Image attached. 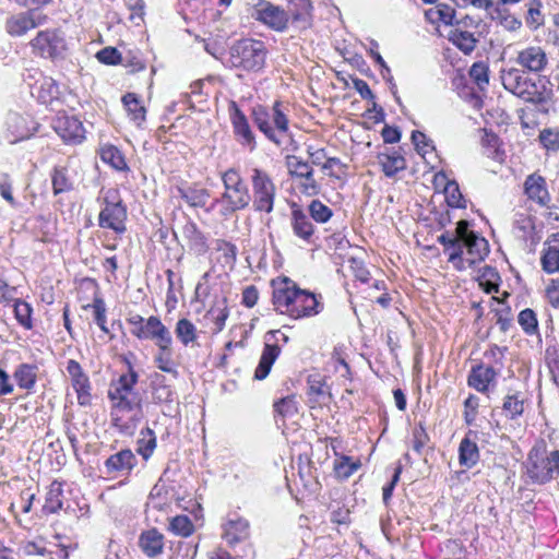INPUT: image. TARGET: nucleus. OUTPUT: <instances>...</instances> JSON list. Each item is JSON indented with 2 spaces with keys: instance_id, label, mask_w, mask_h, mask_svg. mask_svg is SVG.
I'll use <instances>...</instances> for the list:
<instances>
[{
  "instance_id": "obj_1",
  "label": "nucleus",
  "mask_w": 559,
  "mask_h": 559,
  "mask_svg": "<svg viewBox=\"0 0 559 559\" xmlns=\"http://www.w3.org/2000/svg\"><path fill=\"white\" fill-rule=\"evenodd\" d=\"M138 382V373L132 367L110 384L108 397L112 403L111 424L122 433H131L135 428L136 417L133 412L140 408V400L134 386Z\"/></svg>"
},
{
  "instance_id": "obj_2",
  "label": "nucleus",
  "mask_w": 559,
  "mask_h": 559,
  "mask_svg": "<svg viewBox=\"0 0 559 559\" xmlns=\"http://www.w3.org/2000/svg\"><path fill=\"white\" fill-rule=\"evenodd\" d=\"M272 301L277 311L293 319L313 317L323 309V304L314 294L300 289L288 277L274 283Z\"/></svg>"
},
{
  "instance_id": "obj_3",
  "label": "nucleus",
  "mask_w": 559,
  "mask_h": 559,
  "mask_svg": "<svg viewBox=\"0 0 559 559\" xmlns=\"http://www.w3.org/2000/svg\"><path fill=\"white\" fill-rule=\"evenodd\" d=\"M222 182L224 192L216 203L222 205L221 213L223 216H230L231 214L245 210L251 202V194L249 188L235 168H229L222 174Z\"/></svg>"
},
{
  "instance_id": "obj_4",
  "label": "nucleus",
  "mask_w": 559,
  "mask_h": 559,
  "mask_svg": "<svg viewBox=\"0 0 559 559\" xmlns=\"http://www.w3.org/2000/svg\"><path fill=\"white\" fill-rule=\"evenodd\" d=\"M526 474L535 484H546L559 476V451H547L542 441L528 452L525 462Z\"/></svg>"
},
{
  "instance_id": "obj_5",
  "label": "nucleus",
  "mask_w": 559,
  "mask_h": 559,
  "mask_svg": "<svg viewBox=\"0 0 559 559\" xmlns=\"http://www.w3.org/2000/svg\"><path fill=\"white\" fill-rule=\"evenodd\" d=\"M266 53L267 50L263 41L245 38L231 46L230 60L234 67L258 72L265 64Z\"/></svg>"
},
{
  "instance_id": "obj_6",
  "label": "nucleus",
  "mask_w": 559,
  "mask_h": 559,
  "mask_svg": "<svg viewBox=\"0 0 559 559\" xmlns=\"http://www.w3.org/2000/svg\"><path fill=\"white\" fill-rule=\"evenodd\" d=\"M503 87L525 102L539 104L545 100L544 91L520 69L501 72Z\"/></svg>"
},
{
  "instance_id": "obj_7",
  "label": "nucleus",
  "mask_w": 559,
  "mask_h": 559,
  "mask_svg": "<svg viewBox=\"0 0 559 559\" xmlns=\"http://www.w3.org/2000/svg\"><path fill=\"white\" fill-rule=\"evenodd\" d=\"M127 207L118 190L108 189L104 192V206L98 215V225L102 228L114 230L121 235L127 230Z\"/></svg>"
},
{
  "instance_id": "obj_8",
  "label": "nucleus",
  "mask_w": 559,
  "mask_h": 559,
  "mask_svg": "<svg viewBox=\"0 0 559 559\" xmlns=\"http://www.w3.org/2000/svg\"><path fill=\"white\" fill-rule=\"evenodd\" d=\"M252 206L257 212L271 213L274 207L276 188L270 175L260 168L251 171Z\"/></svg>"
},
{
  "instance_id": "obj_9",
  "label": "nucleus",
  "mask_w": 559,
  "mask_h": 559,
  "mask_svg": "<svg viewBox=\"0 0 559 559\" xmlns=\"http://www.w3.org/2000/svg\"><path fill=\"white\" fill-rule=\"evenodd\" d=\"M29 45L35 55L51 60L63 58L67 50L64 36L58 29L38 32Z\"/></svg>"
},
{
  "instance_id": "obj_10",
  "label": "nucleus",
  "mask_w": 559,
  "mask_h": 559,
  "mask_svg": "<svg viewBox=\"0 0 559 559\" xmlns=\"http://www.w3.org/2000/svg\"><path fill=\"white\" fill-rule=\"evenodd\" d=\"M288 341V336L278 330L266 333L260 361L254 371V379L263 380L269 376L273 364L281 354L280 343L286 344Z\"/></svg>"
},
{
  "instance_id": "obj_11",
  "label": "nucleus",
  "mask_w": 559,
  "mask_h": 559,
  "mask_svg": "<svg viewBox=\"0 0 559 559\" xmlns=\"http://www.w3.org/2000/svg\"><path fill=\"white\" fill-rule=\"evenodd\" d=\"M251 15L275 32H285L289 25L288 12L269 1H259L253 7Z\"/></svg>"
},
{
  "instance_id": "obj_12",
  "label": "nucleus",
  "mask_w": 559,
  "mask_h": 559,
  "mask_svg": "<svg viewBox=\"0 0 559 559\" xmlns=\"http://www.w3.org/2000/svg\"><path fill=\"white\" fill-rule=\"evenodd\" d=\"M460 234L463 254H466L465 261L469 265L483 261L489 253L488 241L474 231L468 229V222L460 221Z\"/></svg>"
},
{
  "instance_id": "obj_13",
  "label": "nucleus",
  "mask_w": 559,
  "mask_h": 559,
  "mask_svg": "<svg viewBox=\"0 0 559 559\" xmlns=\"http://www.w3.org/2000/svg\"><path fill=\"white\" fill-rule=\"evenodd\" d=\"M287 168L293 178L299 179L298 188L301 193L312 197L320 192V186L314 179L313 168L309 162L297 156H288Z\"/></svg>"
},
{
  "instance_id": "obj_14",
  "label": "nucleus",
  "mask_w": 559,
  "mask_h": 559,
  "mask_svg": "<svg viewBox=\"0 0 559 559\" xmlns=\"http://www.w3.org/2000/svg\"><path fill=\"white\" fill-rule=\"evenodd\" d=\"M46 16L36 9H29L24 12L12 14L5 21V31L13 37L25 35L31 29L43 25Z\"/></svg>"
},
{
  "instance_id": "obj_15",
  "label": "nucleus",
  "mask_w": 559,
  "mask_h": 559,
  "mask_svg": "<svg viewBox=\"0 0 559 559\" xmlns=\"http://www.w3.org/2000/svg\"><path fill=\"white\" fill-rule=\"evenodd\" d=\"M228 112L236 141L240 145L253 151L257 146L255 136L246 115L235 102L229 103Z\"/></svg>"
},
{
  "instance_id": "obj_16",
  "label": "nucleus",
  "mask_w": 559,
  "mask_h": 559,
  "mask_svg": "<svg viewBox=\"0 0 559 559\" xmlns=\"http://www.w3.org/2000/svg\"><path fill=\"white\" fill-rule=\"evenodd\" d=\"M53 130L67 143H81L85 138L82 122L74 116L60 115L53 120Z\"/></svg>"
},
{
  "instance_id": "obj_17",
  "label": "nucleus",
  "mask_w": 559,
  "mask_h": 559,
  "mask_svg": "<svg viewBox=\"0 0 559 559\" xmlns=\"http://www.w3.org/2000/svg\"><path fill=\"white\" fill-rule=\"evenodd\" d=\"M67 371L71 378L72 388L76 393L78 403L82 406L90 405L92 400L91 384L81 365L76 360L70 359L67 364Z\"/></svg>"
},
{
  "instance_id": "obj_18",
  "label": "nucleus",
  "mask_w": 559,
  "mask_h": 559,
  "mask_svg": "<svg viewBox=\"0 0 559 559\" xmlns=\"http://www.w3.org/2000/svg\"><path fill=\"white\" fill-rule=\"evenodd\" d=\"M524 193L527 199L539 206H548L551 201L546 179L537 173L526 177L524 185Z\"/></svg>"
},
{
  "instance_id": "obj_19",
  "label": "nucleus",
  "mask_w": 559,
  "mask_h": 559,
  "mask_svg": "<svg viewBox=\"0 0 559 559\" xmlns=\"http://www.w3.org/2000/svg\"><path fill=\"white\" fill-rule=\"evenodd\" d=\"M136 462V457L131 450H121L115 454H111L104 462L105 473L107 475H129L131 471L135 467Z\"/></svg>"
},
{
  "instance_id": "obj_20",
  "label": "nucleus",
  "mask_w": 559,
  "mask_h": 559,
  "mask_svg": "<svg viewBox=\"0 0 559 559\" xmlns=\"http://www.w3.org/2000/svg\"><path fill=\"white\" fill-rule=\"evenodd\" d=\"M462 236L463 235L460 234L459 222L453 233L445 231L438 237V241L444 247V252L449 254V261L459 270L464 267L463 249L461 243Z\"/></svg>"
},
{
  "instance_id": "obj_21",
  "label": "nucleus",
  "mask_w": 559,
  "mask_h": 559,
  "mask_svg": "<svg viewBox=\"0 0 559 559\" xmlns=\"http://www.w3.org/2000/svg\"><path fill=\"white\" fill-rule=\"evenodd\" d=\"M498 372L490 366L477 365L472 368L467 378L468 386L486 393L496 385Z\"/></svg>"
},
{
  "instance_id": "obj_22",
  "label": "nucleus",
  "mask_w": 559,
  "mask_h": 559,
  "mask_svg": "<svg viewBox=\"0 0 559 559\" xmlns=\"http://www.w3.org/2000/svg\"><path fill=\"white\" fill-rule=\"evenodd\" d=\"M139 332V340L153 341L156 346L164 343H174L169 329L155 316L148 317L144 330L142 329Z\"/></svg>"
},
{
  "instance_id": "obj_23",
  "label": "nucleus",
  "mask_w": 559,
  "mask_h": 559,
  "mask_svg": "<svg viewBox=\"0 0 559 559\" xmlns=\"http://www.w3.org/2000/svg\"><path fill=\"white\" fill-rule=\"evenodd\" d=\"M4 127V140L10 144L25 140L32 135V131L27 127L26 119L16 112H10L7 116Z\"/></svg>"
},
{
  "instance_id": "obj_24",
  "label": "nucleus",
  "mask_w": 559,
  "mask_h": 559,
  "mask_svg": "<svg viewBox=\"0 0 559 559\" xmlns=\"http://www.w3.org/2000/svg\"><path fill=\"white\" fill-rule=\"evenodd\" d=\"M290 225L296 237L310 245L313 243L314 226L310 217L299 207H293Z\"/></svg>"
},
{
  "instance_id": "obj_25",
  "label": "nucleus",
  "mask_w": 559,
  "mask_h": 559,
  "mask_svg": "<svg viewBox=\"0 0 559 559\" xmlns=\"http://www.w3.org/2000/svg\"><path fill=\"white\" fill-rule=\"evenodd\" d=\"M516 62L532 72H540L547 66V56L538 46H531L518 53Z\"/></svg>"
},
{
  "instance_id": "obj_26",
  "label": "nucleus",
  "mask_w": 559,
  "mask_h": 559,
  "mask_svg": "<svg viewBox=\"0 0 559 559\" xmlns=\"http://www.w3.org/2000/svg\"><path fill=\"white\" fill-rule=\"evenodd\" d=\"M138 545L145 556L157 557L164 550V535L156 528L144 531L139 537Z\"/></svg>"
},
{
  "instance_id": "obj_27",
  "label": "nucleus",
  "mask_w": 559,
  "mask_h": 559,
  "mask_svg": "<svg viewBox=\"0 0 559 559\" xmlns=\"http://www.w3.org/2000/svg\"><path fill=\"white\" fill-rule=\"evenodd\" d=\"M179 197L191 207H203L210 199L207 189L200 185H183L177 188Z\"/></svg>"
},
{
  "instance_id": "obj_28",
  "label": "nucleus",
  "mask_w": 559,
  "mask_h": 559,
  "mask_svg": "<svg viewBox=\"0 0 559 559\" xmlns=\"http://www.w3.org/2000/svg\"><path fill=\"white\" fill-rule=\"evenodd\" d=\"M182 237L187 240L190 250L197 254L207 251V238L192 221L187 222L182 227Z\"/></svg>"
},
{
  "instance_id": "obj_29",
  "label": "nucleus",
  "mask_w": 559,
  "mask_h": 559,
  "mask_svg": "<svg viewBox=\"0 0 559 559\" xmlns=\"http://www.w3.org/2000/svg\"><path fill=\"white\" fill-rule=\"evenodd\" d=\"M311 9L309 0H293L287 11L289 22L299 29L307 28L310 25Z\"/></svg>"
},
{
  "instance_id": "obj_30",
  "label": "nucleus",
  "mask_w": 559,
  "mask_h": 559,
  "mask_svg": "<svg viewBox=\"0 0 559 559\" xmlns=\"http://www.w3.org/2000/svg\"><path fill=\"white\" fill-rule=\"evenodd\" d=\"M249 535V523L241 518L229 519L224 524L223 537L233 545L246 539Z\"/></svg>"
},
{
  "instance_id": "obj_31",
  "label": "nucleus",
  "mask_w": 559,
  "mask_h": 559,
  "mask_svg": "<svg viewBox=\"0 0 559 559\" xmlns=\"http://www.w3.org/2000/svg\"><path fill=\"white\" fill-rule=\"evenodd\" d=\"M252 118L259 130L272 142L280 145L281 139L277 136V133L272 128L270 120L271 114L267 108L264 106H255L252 109Z\"/></svg>"
},
{
  "instance_id": "obj_32",
  "label": "nucleus",
  "mask_w": 559,
  "mask_h": 559,
  "mask_svg": "<svg viewBox=\"0 0 559 559\" xmlns=\"http://www.w3.org/2000/svg\"><path fill=\"white\" fill-rule=\"evenodd\" d=\"M173 344L174 343H164L156 346L157 352L154 356V362L159 370L167 372L176 378L178 376V370L173 358Z\"/></svg>"
},
{
  "instance_id": "obj_33",
  "label": "nucleus",
  "mask_w": 559,
  "mask_h": 559,
  "mask_svg": "<svg viewBox=\"0 0 559 559\" xmlns=\"http://www.w3.org/2000/svg\"><path fill=\"white\" fill-rule=\"evenodd\" d=\"M38 100L47 106H53L59 102L61 91L52 78H44L36 88Z\"/></svg>"
},
{
  "instance_id": "obj_34",
  "label": "nucleus",
  "mask_w": 559,
  "mask_h": 559,
  "mask_svg": "<svg viewBox=\"0 0 559 559\" xmlns=\"http://www.w3.org/2000/svg\"><path fill=\"white\" fill-rule=\"evenodd\" d=\"M122 104L128 112L129 118L136 124L141 126L145 121L146 109L142 105L140 98L134 93H127L122 97Z\"/></svg>"
},
{
  "instance_id": "obj_35",
  "label": "nucleus",
  "mask_w": 559,
  "mask_h": 559,
  "mask_svg": "<svg viewBox=\"0 0 559 559\" xmlns=\"http://www.w3.org/2000/svg\"><path fill=\"white\" fill-rule=\"evenodd\" d=\"M382 171L388 177H393L396 173L406 168L405 158L397 152L381 153L378 155Z\"/></svg>"
},
{
  "instance_id": "obj_36",
  "label": "nucleus",
  "mask_w": 559,
  "mask_h": 559,
  "mask_svg": "<svg viewBox=\"0 0 559 559\" xmlns=\"http://www.w3.org/2000/svg\"><path fill=\"white\" fill-rule=\"evenodd\" d=\"M479 460V451L475 441L465 437L459 447V461L462 466L473 467Z\"/></svg>"
},
{
  "instance_id": "obj_37",
  "label": "nucleus",
  "mask_w": 559,
  "mask_h": 559,
  "mask_svg": "<svg viewBox=\"0 0 559 559\" xmlns=\"http://www.w3.org/2000/svg\"><path fill=\"white\" fill-rule=\"evenodd\" d=\"M524 397L521 392L509 393L503 399L502 411L508 419L514 420L524 412Z\"/></svg>"
},
{
  "instance_id": "obj_38",
  "label": "nucleus",
  "mask_w": 559,
  "mask_h": 559,
  "mask_svg": "<svg viewBox=\"0 0 559 559\" xmlns=\"http://www.w3.org/2000/svg\"><path fill=\"white\" fill-rule=\"evenodd\" d=\"M38 368L36 365L22 364L15 372L14 379L21 389L32 390L35 386Z\"/></svg>"
},
{
  "instance_id": "obj_39",
  "label": "nucleus",
  "mask_w": 559,
  "mask_h": 559,
  "mask_svg": "<svg viewBox=\"0 0 559 559\" xmlns=\"http://www.w3.org/2000/svg\"><path fill=\"white\" fill-rule=\"evenodd\" d=\"M450 41L455 45L465 55L471 53L476 47L474 34L460 28L451 29L449 33Z\"/></svg>"
},
{
  "instance_id": "obj_40",
  "label": "nucleus",
  "mask_w": 559,
  "mask_h": 559,
  "mask_svg": "<svg viewBox=\"0 0 559 559\" xmlns=\"http://www.w3.org/2000/svg\"><path fill=\"white\" fill-rule=\"evenodd\" d=\"M62 484L57 480L52 481L46 493L44 511L46 513H56L59 511L62 508Z\"/></svg>"
},
{
  "instance_id": "obj_41",
  "label": "nucleus",
  "mask_w": 559,
  "mask_h": 559,
  "mask_svg": "<svg viewBox=\"0 0 559 559\" xmlns=\"http://www.w3.org/2000/svg\"><path fill=\"white\" fill-rule=\"evenodd\" d=\"M228 316L229 312L225 305V301H222L212 307L206 312L204 319L213 323V328L211 329V331L213 334H217L224 329Z\"/></svg>"
},
{
  "instance_id": "obj_42",
  "label": "nucleus",
  "mask_w": 559,
  "mask_h": 559,
  "mask_svg": "<svg viewBox=\"0 0 559 559\" xmlns=\"http://www.w3.org/2000/svg\"><path fill=\"white\" fill-rule=\"evenodd\" d=\"M308 394L317 403L325 402L326 399L330 400L331 397L329 388L320 374L308 377Z\"/></svg>"
},
{
  "instance_id": "obj_43",
  "label": "nucleus",
  "mask_w": 559,
  "mask_h": 559,
  "mask_svg": "<svg viewBox=\"0 0 559 559\" xmlns=\"http://www.w3.org/2000/svg\"><path fill=\"white\" fill-rule=\"evenodd\" d=\"M153 399L157 403H171L175 400V392L170 385L166 384V379L162 374H156L153 380Z\"/></svg>"
},
{
  "instance_id": "obj_44",
  "label": "nucleus",
  "mask_w": 559,
  "mask_h": 559,
  "mask_svg": "<svg viewBox=\"0 0 559 559\" xmlns=\"http://www.w3.org/2000/svg\"><path fill=\"white\" fill-rule=\"evenodd\" d=\"M175 334L183 346L195 342L198 331L195 325L188 319H179L175 326Z\"/></svg>"
},
{
  "instance_id": "obj_45",
  "label": "nucleus",
  "mask_w": 559,
  "mask_h": 559,
  "mask_svg": "<svg viewBox=\"0 0 559 559\" xmlns=\"http://www.w3.org/2000/svg\"><path fill=\"white\" fill-rule=\"evenodd\" d=\"M84 309L92 308L94 314V321L99 326V329L108 333L109 330L107 328V316H106V304L102 296L96 292L93 297V304L83 306Z\"/></svg>"
},
{
  "instance_id": "obj_46",
  "label": "nucleus",
  "mask_w": 559,
  "mask_h": 559,
  "mask_svg": "<svg viewBox=\"0 0 559 559\" xmlns=\"http://www.w3.org/2000/svg\"><path fill=\"white\" fill-rule=\"evenodd\" d=\"M427 19L431 23L442 22L445 25H452L455 16V10L448 4H438L426 12Z\"/></svg>"
},
{
  "instance_id": "obj_47",
  "label": "nucleus",
  "mask_w": 559,
  "mask_h": 559,
  "mask_svg": "<svg viewBox=\"0 0 559 559\" xmlns=\"http://www.w3.org/2000/svg\"><path fill=\"white\" fill-rule=\"evenodd\" d=\"M216 250L219 252L218 261L229 270L234 269L237 260V247L226 240L216 241Z\"/></svg>"
},
{
  "instance_id": "obj_48",
  "label": "nucleus",
  "mask_w": 559,
  "mask_h": 559,
  "mask_svg": "<svg viewBox=\"0 0 559 559\" xmlns=\"http://www.w3.org/2000/svg\"><path fill=\"white\" fill-rule=\"evenodd\" d=\"M156 448V437L151 428H145L141 431V438L138 440V453L144 460L152 456Z\"/></svg>"
},
{
  "instance_id": "obj_49",
  "label": "nucleus",
  "mask_w": 559,
  "mask_h": 559,
  "mask_svg": "<svg viewBox=\"0 0 559 559\" xmlns=\"http://www.w3.org/2000/svg\"><path fill=\"white\" fill-rule=\"evenodd\" d=\"M100 158L115 169L122 170L127 167L121 152L114 145H105L100 150Z\"/></svg>"
},
{
  "instance_id": "obj_50",
  "label": "nucleus",
  "mask_w": 559,
  "mask_h": 559,
  "mask_svg": "<svg viewBox=\"0 0 559 559\" xmlns=\"http://www.w3.org/2000/svg\"><path fill=\"white\" fill-rule=\"evenodd\" d=\"M32 311V307L28 302L21 299L14 301L15 318L17 322L27 330L33 328Z\"/></svg>"
},
{
  "instance_id": "obj_51",
  "label": "nucleus",
  "mask_w": 559,
  "mask_h": 559,
  "mask_svg": "<svg viewBox=\"0 0 559 559\" xmlns=\"http://www.w3.org/2000/svg\"><path fill=\"white\" fill-rule=\"evenodd\" d=\"M170 531L179 536L188 537L193 533L194 526L188 515H177L171 519Z\"/></svg>"
},
{
  "instance_id": "obj_52",
  "label": "nucleus",
  "mask_w": 559,
  "mask_h": 559,
  "mask_svg": "<svg viewBox=\"0 0 559 559\" xmlns=\"http://www.w3.org/2000/svg\"><path fill=\"white\" fill-rule=\"evenodd\" d=\"M52 189L55 194L70 191L72 189V182L68 177L66 168H55L52 176Z\"/></svg>"
},
{
  "instance_id": "obj_53",
  "label": "nucleus",
  "mask_w": 559,
  "mask_h": 559,
  "mask_svg": "<svg viewBox=\"0 0 559 559\" xmlns=\"http://www.w3.org/2000/svg\"><path fill=\"white\" fill-rule=\"evenodd\" d=\"M543 270L549 274L559 271V248L557 246H549L542 259Z\"/></svg>"
},
{
  "instance_id": "obj_54",
  "label": "nucleus",
  "mask_w": 559,
  "mask_h": 559,
  "mask_svg": "<svg viewBox=\"0 0 559 559\" xmlns=\"http://www.w3.org/2000/svg\"><path fill=\"white\" fill-rule=\"evenodd\" d=\"M518 322L524 332L528 335H533L537 332L538 322L535 312L527 308L519 313Z\"/></svg>"
},
{
  "instance_id": "obj_55",
  "label": "nucleus",
  "mask_w": 559,
  "mask_h": 559,
  "mask_svg": "<svg viewBox=\"0 0 559 559\" xmlns=\"http://www.w3.org/2000/svg\"><path fill=\"white\" fill-rule=\"evenodd\" d=\"M309 214L317 223H326L332 217V210L319 200L309 204Z\"/></svg>"
},
{
  "instance_id": "obj_56",
  "label": "nucleus",
  "mask_w": 559,
  "mask_h": 559,
  "mask_svg": "<svg viewBox=\"0 0 559 559\" xmlns=\"http://www.w3.org/2000/svg\"><path fill=\"white\" fill-rule=\"evenodd\" d=\"M469 78L480 88L484 90L488 83V67L484 62H476L469 69Z\"/></svg>"
},
{
  "instance_id": "obj_57",
  "label": "nucleus",
  "mask_w": 559,
  "mask_h": 559,
  "mask_svg": "<svg viewBox=\"0 0 559 559\" xmlns=\"http://www.w3.org/2000/svg\"><path fill=\"white\" fill-rule=\"evenodd\" d=\"M271 119L275 126L277 133L285 134L288 131V118L282 109V104L275 102L272 107Z\"/></svg>"
},
{
  "instance_id": "obj_58",
  "label": "nucleus",
  "mask_w": 559,
  "mask_h": 559,
  "mask_svg": "<svg viewBox=\"0 0 559 559\" xmlns=\"http://www.w3.org/2000/svg\"><path fill=\"white\" fill-rule=\"evenodd\" d=\"M483 143L487 147V156L496 159L502 160L504 152L499 146V138L493 133H485L483 138Z\"/></svg>"
},
{
  "instance_id": "obj_59",
  "label": "nucleus",
  "mask_w": 559,
  "mask_h": 559,
  "mask_svg": "<svg viewBox=\"0 0 559 559\" xmlns=\"http://www.w3.org/2000/svg\"><path fill=\"white\" fill-rule=\"evenodd\" d=\"M447 202L452 207H464L463 195L455 181L448 182L444 188Z\"/></svg>"
},
{
  "instance_id": "obj_60",
  "label": "nucleus",
  "mask_w": 559,
  "mask_h": 559,
  "mask_svg": "<svg viewBox=\"0 0 559 559\" xmlns=\"http://www.w3.org/2000/svg\"><path fill=\"white\" fill-rule=\"evenodd\" d=\"M360 466L359 462H354L349 456H341L335 462L334 469L340 477L347 478Z\"/></svg>"
},
{
  "instance_id": "obj_61",
  "label": "nucleus",
  "mask_w": 559,
  "mask_h": 559,
  "mask_svg": "<svg viewBox=\"0 0 559 559\" xmlns=\"http://www.w3.org/2000/svg\"><path fill=\"white\" fill-rule=\"evenodd\" d=\"M542 2L532 0L527 10L526 23L533 28H537L543 24V15L540 13Z\"/></svg>"
},
{
  "instance_id": "obj_62",
  "label": "nucleus",
  "mask_w": 559,
  "mask_h": 559,
  "mask_svg": "<svg viewBox=\"0 0 559 559\" xmlns=\"http://www.w3.org/2000/svg\"><path fill=\"white\" fill-rule=\"evenodd\" d=\"M539 141L545 148L551 151L559 150V131L552 129H545L539 133Z\"/></svg>"
},
{
  "instance_id": "obj_63",
  "label": "nucleus",
  "mask_w": 559,
  "mask_h": 559,
  "mask_svg": "<svg viewBox=\"0 0 559 559\" xmlns=\"http://www.w3.org/2000/svg\"><path fill=\"white\" fill-rule=\"evenodd\" d=\"M478 406L479 399L474 394H469L464 401V420L467 425H472L475 421Z\"/></svg>"
},
{
  "instance_id": "obj_64",
  "label": "nucleus",
  "mask_w": 559,
  "mask_h": 559,
  "mask_svg": "<svg viewBox=\"0 0 559 559\" xmlns=\"http://www.w3.org/2000/svg\"><path fill=\"white\" fill-rule=\"evenodd\" d=\"M275 411L284 416H294L297 413V403L294 397H285L282 399L280 402L275 403L274 405Z\"/></svg>"
}]
</instances>
